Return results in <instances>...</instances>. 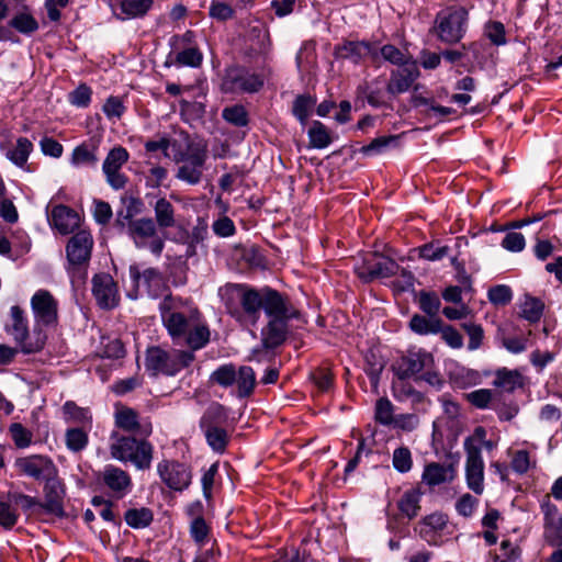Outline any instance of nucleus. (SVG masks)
<instances>
[{
	"mask_svg": "<svg viewBox=\"0 0 562 562\" xmlns=\"http://www.w3.org/2000/svg\"><path fill=\"white\" fill-rule=\"evenodd\" d=\"M218 295L227 313L241 324L255 326L263 312L268 318L260 336L265 349H276L290 334V322L302 321L303 315L288 295L265 285L255 288L246 283H226Z\"/></svg>",
	"mask_w": 562,
	"mask_h": 562,
	"instance_id": "obj_1",
	"label": "nucleus"
},
{
	"mask_svg": "<svg viewBox=\"0 0 562 562\" xmlns=\"http://www.w3.org/2000/svg\"><path fill=\"white\" fill-rule=\"evenodd\" d=\"M4 329L25 355L40 352L47 340L46 333L38 325L34 326L32 333L29 330L25 312L19 305L11 307L10 319L5 323Z\"/></svg>",
	"mask_w": 562,
	"mask_h": 562,
	"instance_id": "obj_2",
	"label": "nucleus"
},
{
	"mask_svg": "<svg viewBox=\"0 0 562 562\" xmlns=\"http://www.w3.org/2000/svg\"><path fill=\"white\" fill-rule=\"evenodd\" d=\"M111 456L122 462H131L137 470H148L151 467L154 446L145 439L134 436L112 435Z\"/></svg>",
	"mask_w": 562,
	"mask_h": 562,
	"instance_id": "obj_3",
	"label": "nucleus"
},
{
	"mask_svg": "<svg viewBox=\"0 0 562 562\" xmlns=\"http://www.w3.org/2000/svg\"><path fill=\"white\" fill-rule=\"evenodd\" d=\"M194 359L195 356L191 351L175 350L170 353L160 347H150L146 352L145 367L153 375H176L188 368Z\"/></svg>",
	"mask_w": 562,
	"mask_h": 562,
	"instance_id": "obj_4",
	"label": "nucleus"
},
{
	"mask_svg": "<svg viewBox=\"0 0 562 562\" xmlns=\"http://www.w3.org/2000/svg\"><path fill=\"white\" fill-rule=\"evenodd\" d=\"M469 12L464 7H450L440 11L435 21L438 38L446 44L459 43L468 25Z\"/></svg>",
	"mask_w": 562,
	"mask_h": 562,
	"instance_id": "obj_5",
	"label": "nucleus"
},
{
	"mask_svg": "<svg viewBox=\"0 0 562 562\" xmlns=\"http://www.w3.org/2000/svg\"><path fill=\"white\" fill-rule=\"evenodd\" d=\"M206 158L204 147L190 144L186 151H181L176 159L179 165L176 177L189 184H198L202 179Z\"/></svg>",
	"mask_w": 562,
	"mask_h": 562,
	"instance_id": "obj_6",
	"label": "nucleus"
},
{
	"mask_svg": "<svg viewBox=\"0 0 562 562\" xmlns=\"http://www.w3.org/2000/svg\"><path fill=\"white\" fill-rule=\"evenodd\" d=\"M158 228L151 217H142L128 223V236L137 248H148L159 257L165 248L164 239L158 236Z\"/></svg>",
	"mask_w": 562,
	"mask_h": 562,
	"instance_id": "obj_7",
	"label": "nucleus"
},
{
	"mask_svg": "<svg viewBox=\"0 0 562 562\" xmlns=\"http://www.w3.org/2000/svg\"><path fill=\"white\" fill-rule=\"evenodd\" d=\"M263 87L260 75L249 72L243 67H231L223 78L222 90L226 93H254Z\"/></svg>",
	"mask_w": 562,
	"mask_h": 562,
	"instance_id": "obj_8",
	"label": "nucleus"
},
{
	"mask_svg": "<svg viewBox=\"0 0 562 562\" xmlns=\"http://www.w3.org/2000/svg\"><path fill=\"white\" fill-rule=\"evenodd\" d=\"M434 357L425 349H409L402 356L394 366V371L400 380L416 379L425 369L432 368Z\"/></svg>",
	"mask_w": 562,
	"mask_h": 562,
	"instance_id": "obj_9",
	"label": "nucleus"
},
{
	"mask_svg": "<svg viewBox=\"0 0 562 562\" xmlns=\"http://www.w3.org/2000/svg\"><path fill=\"white\" fill-rule=\"evenodd\" d=\"M400 266L395 260L376 252L368 255L362 265L357 267L358 277L364 282L389 278L397 273Z\"/></svg>",
	"mask_w": 562,
	"mask_h": 562,
	"instance_id": "obj_10",
	"label": "nucleus"
},
{
	"mask_svg": "<svg viewBox=\"0 0 562 562\" xmlns=\"http://www.w3.org/2000/svg\"><path fill=\"white\" fill-rule=\"evenodd\" d=\"M464 450L467 452V484L475 494L481 495L484 491V462L481 456V447L474 445L472 437H468L464 440Z\"/></svg>",
	"mask_w": 562,
	"mask_h": 562,
	"instance_id": "obj_11",
	"label": "nucleus"
},
{
	"mask_svg": "<svg viewBox=\"0 0 562 562\" xmlns=\"http://www.w3.org/2000/svg\"><path fill=\"white\" fill-rule=\"evenodd\" d=\"M18 471L36 481H46L52 476H58V470L49 457L32 454L18 458L14 463Z\"/></svg>",
	"mask_w": 562,
	"mask_h": 562,
	"instance_id": "obj_12",
	"label": "nucleus"
},
{
	"mask_svg": "<svg viewBox=\"0 0 562 562\" xmlns=\"http://www.w3.org/2000/svg\"><path fill=\"white\" fill-rule=\"evenodd\" d=\"M130 154L122 146L113 147L106 155L102 171L108 184L114 190L123 189L127 183V177L121 172V168L127 162Z\"/></svg>",
	"mask_w": 562,
	"mask_h": 562,
	"instance_id": "obj_13",
	"label": "nucleus"
},
{
	"mask_svg": "<svg viewBox=\"0 0 562 562\" xmlns=\"http://www.w3.org/2000/svg\"><path fill=\"white\" fill-rule=\"evenodd\" d=\"M543 514V539L551 547H562V515L549 496L540 504Z\"/></svg>",
	"mask_w": 562,
	"mask_h": 562,
	"instance_id": "obj_14",
	"label": "nucleus"
},
{
	"mask_svg": "<svg viewBox=\"0 0 562 562\" xmlns=\"http://www.w3.org/2000/svg\"><path fill=\"white\" fill-rule=\"evenodd\" d=\"M157 472L161 481L171 490H186L192 479L189 467L175 460H162L157 464Z\"/></svg>",
	"mask_w": 562,
	"mask_h": 562,
	"instance_id": "obj_15",
	"label": "nucleus"
},
{
	"mask_svg": "<svg viewBox=\"0 0 562 562\" xmlns=\"http://www.w3.org/2000/svg\"><path fill=\"white\" fill-rule=\"evenodd\" d=\"M31 307L36 325H54L58 319V303L47 290H38L31 299Z\"/></svg>",
	"mask_w": 562,
	"mask_h": 562,
	"instance_id": "obj_16",
	"label": "nucleus"
},
{
	"mask_svg": "<svg viewBox=\"0 0 562 562\" xmlns=\"http://www.w3.org/2000/svg\"><path fill=\"white\" fill-rule=\"evenodd\" d=\"M92 294L101 308L111 310L119 303L117 286L109 273H98L92 278Z\"/></svg>",
	"mask_w": 562,
	"mask_h": 562,
	"instance_id": "obj_17",
	"label": "nucleus"
},
{
	"mask_svg": "<svg viewBox=\"0 0 562 562\" xmlns=\"http://www.w3.org/2000/svg\"><path fill=\"white\" fill-rule=\"evenodd\" d=\"M93 239L89 232L79 231L68 241L66 255L70 265L80 266L90 260Z\"/></svg>",
	"mask_w": 562,
	"mask_h": 562,
	"instance_id": "obj_18",
	"label": "nucleus"
},
{
	"mask_svg": "<svg viewBox=\"0 0 562 562\" xmlns=\"http://www.w3.org/2000/svg\"><path fill=\"white\" fill-rule=\"evenodd\" d=\"M115 425L120 429L142 437H149L153 432L151 423L148 419L139 420L138 413L131 407H122L115 412Z\"/></svg>",
	"mask_w": 562,
	"mask_h": 562,
	"instance_id": "obj_19",
	"label": "nucleus"
},
{
	"mask_svg": "<svg viewBox=\"0 0 562 562\" xmlns=\"http://www.w3.org/2000/svg\"><path fill=\"white\" fill-rule=\"evenodd\" d=\"M419 75V69L415 63H409L392 70L390 81L386 86L387 92L392 95H396L408 91Z\"/></svg>",
	"mask_w": 562,
	"mask_h": 562,
	"instance_id": "obj_20",
	"label": "nucleus"
},
{
	"mask_svg": "<svg viewBox=\"0 0 562 562\" xmlns=\"http://www.w3.org/2000/svg\"><path fill=\"white\" fill-rule=\"evenodd\" d=\"M64 488L57 476H52L45 481L44 485V503L41 507L48 514L57 517L65 515L63 506Z\"/></svg>",
	"mask_w": 562,
	"mask_h": 562,
	"instance_id": "obj_21",
	"label": "nucleus"
},
{
	"mask_svg": "<svg viewBox=\"0 0 562 562\" xmlns=\"http://www.w3.org/2000/svg\"><path fill=\"white\" fill-rule=\"evenodd\" d=\"M103 484L117 497L122 498L132 487L130 474L121 468L106 465L101 473Z\"/></svg>",
	"mask_w": 562,
	"mask_h": 562,
	"instance_id": "obj_22",
	"label": "nucleus"
},
{
	"mask_svg": "<svg viewBox=\"0 0 562 562\" xmlns=\"http://www.w3.org/2000/svg\"><path fill=\"white\" fill-rule=\"evenodd\" d=\"M49 218L54 228L63 235L72 233L80 223L77 212L63 204L54 206Z\"/></svg>",
	"mask_w": 562,
	"mask_h": 562,
	"instance_id": "obj_23",
	"label": "nucleus"
},
{
	"mask_svg": "<svg viewBox=\"0 0 562 562\" xmlns=\"http://www.w3.org/2000/svg\"><path fill=\"white\" fill-rule=\"evenodd\" d=\"M130 277L136 288L143 285L150 296H157L156 290L160 288L162 282L161 273L156 268H147L140 271L138 266L130 267Z\"/></svg>",
	"mask_w": 562,
	"mask_h": 562,
	"instance_id": "obj_24",
	"label": "nucleus"
},
{
	"mask_svg": "<svg viewBox=\"0 0 562 562\" xmlns=\"http://www.w3.org/2000/svg\"><path fill=\"white\" fill-rule=\"evenodd\" d=\"M456 477V468L453 463L430 462L425 465L422 479L429 486H437L443 483H450Z\"/></svg>",
	"mask_w": 562,
	"mask_h": 562,
	"instance_id": "obj_25",
	"label": "nucleus"
},
{
	"mask_svg": "<svg viewBox=\"0 0 562 562\" xmlns=\"http://www.w3.org/2000/svg\"><path fill=\"white\" fill-rule=\"evenodd\" d=\"M161 317L169 335L175 342L180 344L191 326L187 316L179 312L162 311Z\"/></svg>",
	"mask_w": 562,
	"mask_h": 562,
	"instance_id": "obj_26",
	"label": "nucleus"
},
{
	"mask_svg": "<svg viewBox=\"0 0 562 562\" xmlns=\"http://www.w3.org/2000/svg\"><path fill=\"white\" fill-rule=\"evenodd\" d=\"M155 218L154 222L157 228L167 229L176 225V209L171 202L166 198H159L153 204Z\"/></svg>",
	"mask_w": 562,
	"mask_h": 562,
	"instance_id": "obj_27",
	"label": "nucleus"
},
{
	"mask_svg": "<svg viewBox=\"0 0 562 562\" xmlns=\"http://www.w3.org/2000/svg\"><path fill=\"white\" fill-rule=\"evenodd\" d=\"M408 326L417 335H436L442 330V319L435 316L414 314L409 319Z\"/></svg>",
	"mask_w": 562,
	"mask_h": 562,
	"instance_id": "obj_28",
	"label": "nucleus"
},
{
	"mask_svg": "<svg viewBox=\"0 0 562 562\" xmlns=\"http://www.w3.org/2000/svg\"><path fill=\"white\" fill-rule=\"evenodd\" d=\"M371 54V45L366 42H345L336 47V56L342 59H349L353 64H359L363 58Z\"/></svg>",
	"mask_w": 562,
	"mask_h": 562,
	"instance_id": "obj_29",
	"label": "nucleus"
},
{
	"mask_svg": "<svg viewBox=\"0 0 562 562\" xmlns=\"http://www.w3.org/2000/svg\"><path fill=\"white\" fill-rule=\"evenodd\" d=\"M153 5V0H122L120 13L115 16L121 20L137 19L144 16Z\"/></svg>",
	"mask_w": 562,
	"mask_h": 562,
	"instance_id": "obj_30",
	"label": "nucleus"
},
{
	"mask_svg": "<svg viewBox=\"0 0 562 562\" xmlns=\"http://www.w3.org/2000/svg\"><path fill=\"white\" fill-rule=\"evenodd\" d=\"M210 329L205 324L192 325L187 331L182 341L190 348L192 353L205 347L210 341Z\"/></svg>",
	"mask_w": 562,
	"mask_h": 562,
	"instance_id": "obj_31",
	"label": "nucleus"
},
{
	"mask_svg": "<svg viewBox=\"0 0 562 562\" xmlns=\"http://www.w3.org/2000/svg\"><path fill=\"white\" fill-rule=\"evenodd\" d=\"M228 420L227 409L218 404H211L200 419V428L222 427Z\"/></svg>",
	"mask_w": 562,
	"mask_h": 562,
	"instance_id": "obj_32",
	"label": "nucleus"
},
{
	"mask_svg": "<svg viewBox=\"0 0 562 562\" xmlns=\"http://www.w3.org/2000/svg\"><path fill=\"white\" fill-rule=\"evenodd\" d=\"M237 396L248 397L252 394L256 385V374L251 367L241 366L236 372Z\"/></svg>",
	"mask_w": 562,
	"mask_h": 562,
	"instance_id": "obj_33",
	"label": "nucleus"
},
{
	"mask_svg": "<svg viewBox=\"0 0 562 562\" xmlns=\"http://www.w3.org/2000/svg\"><path fill=\"white\" fill-rule=\"evenodd\" d=\"M400 136L384 135L374 138L370 144L361 146L358 151L366 156H375L385 153L389 148L398 146ZM357 149L355 150V153Z\"/></svg>",
	"mask_w": 562,
	"mask_h": 562,
	"instance_id": "obj_34",
	"label": "nucleus"
},
{
	"mask_svg": "<svg viewBox=\"0 0 562 562\" xmlns=\"http://www.w3.org/2000/svg\"><path fill=\"white\" fill-rule=\"evenodd\" d=\"M125 522L134 529L148 527L154 520V514L150 508H130L124 514Z\"/></svg>",
	"mask_w": 562,
	"mask_h": 562,
	"instance_id": "obj_35",
	"label": "nucleus"
},
{
	"mask_svg": "<svg viewBox=\"0 0 562 562\" xmlns=\"http://www.w3.org/2000/svg\"><path fill=\"white\" fill-rule=\"evenodd\" d=\"M97 146L81 144L77 146L71 154L70 162L74 166L95 167L98 164Z\"/></svg>",
	"mask_w": 562,
	"mask_h": 562,
	"instance_id": "obj_36",
	"label": "nucleus"
},
{
	"mask_svg": "<svg viewBox=\"0 0 562 562\" xmlns=\"http://www.w3.org/2000/svg\"><path fill=\"white\" fill-rule=\"evenodd\" d=\"M420 497L422 493L418 490L412 488L404 492V494L398 501L400 512L408 519H413L414 517H416L420 509Z\"/></svg>",
	"mask_w": 562,
	"mask_h": 562,
	"instance_id": "obj_37",
	"label": "nucleus"
},
{
	"mask_svg": "<svg viewBox=\"0 0 562 562\" xmlns=\"http://www.w3.org/2000/svg\"><path fill=\"white\" fill-rule=\"evenodd\" d=\"M65 443L71 452L77 453L85 450L89 443L88 431L82 427L68 428L65 432Z\"/></svg>",
	"mask_w": 562,
	"mask_h": 562,
	"instance_id": "obj_38",
	"label": "nucleus"
},
{
	"mask_svg": "<svg viewBox=\"0 0 562 562\" xmlns=\"http://www.w3.org/2000/svg\"><path fill=\"white\" fill-rule=\"evenodd\" d=\"M171 58V55L168 56V59ZM202 54L198 47H187L181 52L175 55V58L171 60H167L166 65H178V66H189V67H199L202 63Z\"/></svg>",
	"mask_w": 562,
	"mask_h": 562,
	"instance_id": "obj_39",
	"label": "nucleus"
},
{
	"mask_svg": "<svg viewBox=\"0 0 562 562\" xmlns=\"http://www.w3.org/2000/svg\"><path fill=\"white\" fill-rule=\"evenodd\" d=\"M204 432L207 445L213 451L222 453L228 443V434L222 427L201 428Z\"/></svg>",
	"mask_w": 562,
	"mask_h": 562,
	"instance_id": "obj_40",
	"label": "nucleus"
},
{
	"mask_svg": "<svg viewBox=\"0 0 562 562\" xmlns=\"http://www.w3.org/2000/svg\"><path fill=\"white\" fill-rule=\"evenodd\" d=\"M33 150L32 142L26 137H20L16 140V145L13 149L8 150L7 157L18 167H23Z\"/></svg>",
	"mask_w": 562,
	"mask_h": 562,
	"instance_id": "obj_41",
	"label": "nucleus"
},
{
	"mask_svg": "<svg viewBox=\"0 0 562 562\" xmlns=\"http://www.w3.org/2000/svg\"><path fill=\"white\" fill-rule=\"evenodd\" d=\"M417 304L425 315L439 317L441 301L436 292L420 291L417 296Z\"/></svg>",
	"mask_w": 562,
	"mask_h": 562,
	"instance_id": "obj_42",
	"label": "nucleus"
},
{
	"mask_svg": "<svg viewBox=\"0 0 562 562\" xmlns=\"http://www.w3.org/2000/svg\"><path fill=\"white\" fill-rule=\"evenodd\" d=\"M543 308L544 304L541 300L526 295L525 301L521 304L520 316L530 323H537L543 314Z\"/></svg>",
	"mask_w": 562,
	"mask_h": 562,
	"instance_id": "obj_43",
	"label": "nucleus"
},
{
	"mask_svg": "<svg viewBox=\"0 0 562 562\" xmlns=\"http://www.w3.org/2000/svg\"><path fill=\"white\" fill-rule=\"evenodd\" d=\"M393 395L398 401L411 400L414 403L423 401L424 395L417 391L407 380H400L393 383Z\"/></svg>",
	"mask_w": 562,
	"mask_h": 562,
	"instance_id": "obj_44",
	"label": "nucleus"
},
{
	"mask_svg": "<svg viewBox=\"0 0 562 562\" xmlns=\"http://www.w3.org/2000/svg\"><path fill=\"white\" fill-rule=\"evenodd\" d=\"M310 144L314 148H326L330 143L331 138L327 127L319 121H314L308 131Z\"/></svg>",
	"mask_w": 562,
	"mask_h": 562,
	"instance_id": "obj_45",
	"label": "nucleus"
},
{
	"mask_svg": "<svg viewBox=\"0 0 562 562\" xmlns=\"http://www.w3.org/2000/svg\"><path fill=\"white\" fill-rule=\"evenodd\" d=\"M316 104V99L310 94H300L293 102V115L302 123L305 124L310 117L311 110Z\"/></svg>",
	"mask_w": 562,
	"mask_h": 562,
	"instance_id": "obj_46",
	"label": "nucleus"
},
{
	"mask_svg": "<svg viewBox=\"0 0 562 562\" xmlns=\"http://www.w3.org/2000/svg\"><path fill=\"white\" fill-rule=\"evenodd\" d=\"M222 117L229 124L244 127L249 123L248 112L241 104L226 106L222 111Z\"/></svg>",
	"mask_w": 562,
	"mask_h": 562,
	"instance_id": "obj_47",
	"label": "nucleus"
},
{
	"mask_svg": "<svg viewBox=\"0 0 562 562\" xmlns=\"http://www.w3.org/2000/svg\"><path fill=\"white\" fill-rule=\"evenodd\" d=\"M236 372V367L233 363L223 364L210 375V382L222 387H229L235 384Z\"/></svg>",
	"mask_w": 562,
	"mask_h": 562,
	"instance_id": "obj_48",
	"label": "nucleus"
},
{
	"mask_svg": "<svg viewBox=\"0 0 562 562\" xmlns=\"http://www.w3.org/2000/svg\"><path fill=\"white\" fill-rule=\"evenodd\" d=\"M364 372L369 376L372 385L376 386L380 381L381 373L385 367V361L378 357L373 351H369L366 357Z\"/></svg>",
	"mask_w": 562,
	"mask_h": 562,
	"instance_id": "obj_49",
	"label": "nucleus"
},
{
	"mask_svg": "<svg viewBox=\"0 0 562 562\" xmlns=\"http://www.w3.org/2000/svg\"><path fill=\"white\" fill-rule=\"evenodd\" d=\"M236 9L225 0H212L209 8V15L218 22H226L234 19Z\"/></svg>",
	"mask_w": 562,
	"mask_h": 562,
	"instance_id": "obj_50",
	"label": "nucleus"
},
{
	"mask_svg": "<svg viewBox=\"0 0 562 562\" xmlns=\"http://www.w3.org/2000/svg\"><path fill=\"white\" fill-rule=\"evenodd\" d=\"M66 422L89 424L91 415L87 408L79 407L75 402L68 401L63 406Z\"/></svg>",
	"mask_w": 562,
	"mask_h": 562,
	"instance_id": "obj_51",
	"label": "nucleus"
},
{
	"mask_svg": "<svg viewBox=\"0 0 562 562\" xmlns=\"http://www.w3.org/2000/svg\"><path fill=\"white\" fill-rule=\"evenodd\" d=\"M484 34L493 45L502 46L507 43L505 26L499 21H488L484 26Z\"/></svg>",
	"mask_w": 562,
	"mask_h": 562,
	"instance_id": "obj_52",
	"label": "nucleus"
},
{
	"mask_svg": "<svg viewBox=\"0 0 562 562\" xmlns=\"http://www.w3.org/2000/svg\"><path fill=\"white\" fill-rule=\"evenodd\" d=\"M392 463L400 473H407L413 467L412 452L407 447H400L394 450Z\"/></svg>",
	"mask_w": 562,
	"mask_h": 562,
	"instance_id": "obj_53",
	"label": "nucleus"
},
{
	"mask_svg": "<svg viewBox=\"0 0 562 562\" xmlns=\"http://www.w3.org/2000/svg\"><path fill=\"white\" fill-rule=\"evenodd\" d=\"M495 384L506 391H513L516 386L521 385V375L517 371L502 369L496 373Z\"/></svg>",
	"mask_w": 562,
	"mask_h": 562,
	"instance_id": "obj_54",
	"label": "nucleus"
},
{
	"mask_svg": "<svg viewBox=\"0 0 562 562\" xmlns=\"http://www.w3.org/2000/svg\"><path fill=\"white\" fill-rule=\"evenodd\" d=\"M19 519L16 509L12 506V502L0 501V526L7 530L12 529Z\"/></svg>",
	"mask_w": 562,
	"mask_h": 562,
	"instance_id": "obj_55",
	"label": "nucleus"
},
{
	"mask_svg": "<svg viewBox=\"0 0 562 562\" xmlns=\"http://www.w3.org/2000/svg\"><path fill=\"white\" fill-rule=\"evenodd\" d=\"M505 328L499 327L497 331V339L501 340L504 348L512 353H520L527 349V338L508 337L505 335Z\"/></svg>",
	"mask_w": 562,
	"mask_h": 562,
	"instance_id": "obj_56",
	"label": "nucleus"
},
{
	"mask_svg": "<svg viewBox=\"0 0 562 562\" xmlns=\"http://www.w3.org/2000/svg\"><path fill=\"white\" fill-rule=\"evenodd\" d=\"M487 297L492 304L505 306L510 303L513 291L508 285L498 284L488 290Z\"/></svg>",
	"mask_w": 562,
	"mask_h": 562,
	"instance_id": "obj_57",
	"label": "nucleus"
},
{
	"mask_svg": "<svg viewBox=\"0 0 562 562\" xmlns=\"http://www.w3.org/2000/svg\"><path fill=\"white\" fill-rule=\"evenodd\" d=\"M450 248L448 246H439L435 243H428L419 247V257L426 260L436 261L445 258Z\"/></svg>",
	"mask_w": 562,
	"mask_h": 562,
	"instance_id": "obj_58",
	"label": "nucleus"
},
{
	"mask_svg": "<svg viewBox=\"0 0 562 562\" xmlns=\"http://www.w3.org/2000/svg\"><path fill=\"white\" fill-rule=\"evenodd\" d=\"M9 431L18 448L23 449L31 445L32 434L22 424L13 423L10 426Z\"/></svg>",
	"mask_w": 562,
	"mask_h": 562,
	"instance_id": "obj_59",
	"label": "nucleus"
},
{
	"mask_svg": "<svg viewBox=\"0 0 562 562\" xmlns=\"http://www.w3.org/2000/svg\"><path fill=\"white\" fill-rule=\"evenodd\" d=\"M375 420L382 425H390L393 423V405L385 397L376 401Z\"/></svg>",
	"mask_w": 562,
	"mask_h": 562,
	"instance_id": "obj_60",
	"label": "nucleus"
},
{
	"mask_svg": "<svg viewBox=\"0 0 562 562\" xmlns=\"http://www.w3.org/2000/svg\"><path fill=\"white\" fill-rule=\"evenodd\" d=\"M92 91L86 83L79 85L74 91L69 93V101L71 104L79 108H87L91 101Z\"/></svg>",
	"mask_w": 562,
	"mask_h": 562,
	"instance_id": "obj_61",
	"label": "nucleus"
},
{
	"mask_svg": "<svg viewBox=\"0 0 562 562\" xmlns=\"http://www.w3.org/2000/svg\"><path fill=\"white\" fill-rule=\"evenodd\" d=\"M469 402L477 408H487L490 404L494 406L493 394L491 390L480 389L468 394Z\"/></svg>",
	"mask_w": 562,
	"mask_h": 562,
	"instance_id": "obj_62",
	"label": "nucleus"
},
{
	"mask_svg": "<svg viewBox=\"0 0 562 562\" xmlns=\"http://www.w3.org/2000/svg\"><path fill=\"white\" fill-rule=\"evenodd\" d=\"M209 527L203 517H196L193 519L190 526V533L192 539L198 544H203L209 536Z\"/></svg>",
	"mask_w": 562,
	"mask_h": 562,
	"instance_id": "obj_63",
	"label": "nucleus"
},
{
	"mask_svg": "<svg viewBox=\"0 0 562 562\" xmlns=\"http://www.w3.org/2000/svg\"><path fill=\"white\" fill-rule=\"evenodd\" d=\"M212 229L218 237H231L236 233V226L228 216H222L214 221Z\"/></svg>",
	"mask_w": 562,
	"mask_h": 562,
	"instance_id": "obj_64",
	"label": "nucleus"
}]
</instances>
